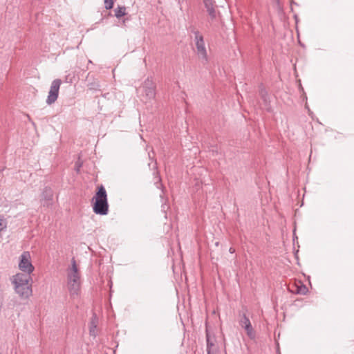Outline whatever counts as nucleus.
Returning <instances> with one entry per match:
<instances>
[{"label": "nucleus", "mask_w": 354, "mask_h": 354, "mask_svg": "<svg viewBox=\"0 0 354 354\" xmlns=\"http://www.w3.org/2000/svg\"><path fill=\"white\" fill-rule=\"evenodd\" d=\"M92 201L94 213L99 215H106L108 214L109 204L107 194L102 185L97 187L96 193L92 198Z\"/></svg>", "instance_id": "f257e3e1"}, {"label": "nucleus", "mask_w": 354, "mask_h": 354, "mask_svg": "<svg viewBox=\"0 0 354 354\" xmlns=\"http://www.w3.org/2000/svg\"><path fill=\"white\" fill-rule=\"evenodd\" d=\"M67 278L71 295H77L80 287V275L75 258L71 259V268L68 272Z\"/></svg>", "instance_id": "f03ea898"}, {"label": "nucleus", "mask_w": 354, "mask_h": 354, "mask_svg": "<svg viewBox=\"0 0 354 354\" xmlns=\"http://www.w3.org/2000/svg\"><path fill=\"white\" fill-rule=\"evenodd\" d=\"M189 30L194 35V41L196 46V52L198 57L201 59L203 64H207L208 62V57L203 36L194 27H191Z\"/></svg>", "instance_id": "7ed1b4c3"}, {"label": "nucleus", "mask_w": 354, "mask_h": 354, "mask_svg": "<svg viewBox=\"0 0 354 354\" xmlns=\"http://www.w3.org/2000/svg\"><path fill=\"white\" fill-rule=\"evenodd\" d=\"M240 319L239 320V325L245 329L247 335L251 339H254L256 337V333L251 324L249 318L246 316L245 313H239Z\"/></svg>", "instance_id": "20e7f679"}, {"label": "nucleus", "mask_w": 354, "mask_h": 354, "mask_svg": "<svg viewBox=\"0 0 354 354\" xmlns=\"http://www.w3.org/2000/svg\"><path fill=\"white\" fill-rule=\"evenodd\" d=\"M61 84L62 81L59 79H55L52 82L46 101L47 104L50 105L57 100Z\"/></svg>", "instance_id": "39448f33"}, {"label": "nucleus", "mask_w": 354, "mask_h": 354, "mask_svg": "<svg viewBox=\"0 0 354 354\" xmlns=\"http://www.w3.org/2000/svg\"><path fill=\"white\" fill-rule=\"evenodd\" d=\"M30 254L28 252H24L20 256L19 263V269L26 273L30 274L34 270V266L30 262Z\"/></svg>", "instance_id": "423d86ee"}, {"label": "nucleus", "mask_w": 354, "mask_h": 354, "mask_svg": "<svg viewBox=\"0 0 354 354\" xmlns=\"http://www.w3.org/2000/svg\"><path fill=\"white\" fill-rule=\"evenodd\" d=\"M143 92L148 100L154 99L156 97V84L151 77H148L143 83Z\"/></svg>", "instance_id": "0eeeda50"}, {"label": "nucleus", "mask_w": 354, "mask_h": 354, "mask_svg": "<svg viewBox=\"0 0 354 354\" xmlns=\"http://www.w3.org/2000/svg\"><path fill=\"white\" fill-rule=\"evenodd\" d=\"M32 281V278L30 274L28 273H17L16 275L13 276L12 283L15 286H28L32 285L30 281Z\"/></svg>", "instance_id": "6e6552de"}, {"label": "nucleus", "mask_w": 354, "mask_h": 354, "mask_svg": "<svg viewBox=\"0 0 354 354\" xmlns=\"http://www.w3.org/2000/svg\"><path fill=\"white\" fill-rule=\"evenodd\" d=\"M207 339V354H215L217 351V346L216 345V339L212 335L209 330H206Z\"/></svg>", "instance_id": "1a4fd4ad"}, {"label": "nucleus", "mask_w": 354, "mask_h": 354, "mask_svg": "<svg viewBox=\"0 0 354 354\" xmlns=\"http://www.w3.org/2000/svg\"><path fill=\"white\" fill-rule=\"evenodd\" d=\"M259 95H260L261 100L263 102V105L265 106V109H266V111L268 112H270L272 109H271V106H270V97H269V95H268L267 91L266 90L265 87L263 86V85L262 84H261L259 85Z\"/></svg>", "instance_id": "9d476101"}, {"label": "nucleus", "mask_w": 354, "mask_h": 354, "mask_svg": "<svg viewBox=\"0 0 354 354\" xmlns=\"http://www.w3.org/2000/svg\"><path fill=\"white\" fill-rule=\"evenodd\" d=\"M15 290L16 292L21 298L27 299L32 295V285L28 286H15Z\"/></svg>", "instance_id": "9b49d317"}, {"label": "nucleus", "mask_w": 354, "mask_h": 354, "mask_svg": "<svg viewBox=\"0 0 354 354\" xmlns=\"http://www.w3.org/2000/svg\"><path fill=\"white\" fill-rule=\"evenodd\" d=\"M53 192L49 187H45L41 194L42 205L44 207H49L53 201Z\"/></svg>", "instance_id": "f8f14e48"}, {"label": "nucleus", "mask_w": 354, "mask_h": 354, "mask_svg": "<svg viewBox=\"0 0 354 354\" xmlns=\"http://www.w3.org/2000/svg\"><path fill=\"white\" fill-rule=\"evenodd\" d=\"M204 5L209 17L212 19H215L216 15L213 0H204Z\"/></svg>", "instance_id": "ddd939ff"}, {"label": "nucleus", "mask_w": 354, "mask_h": 354, "mask_svg": "<svg viewBox=\"0 0 354 354\" xmlns=\"http://www.w3.org/2000/svg\"><path fill=\"white\" fill-rule=\"evenodd\" d=\"M126 8L124 6H118L115 9V16L120 19L126 15Z\"/></svg>", "instance_id": "4468645a"}, {"label": "nucleus", "mask_w": 354, "mask_h": 354, "mask_svg": "<svg viewBox=\"0 0 354 354\" xmlns=\"http://www.w3.org/2000/svg\"><path fill=\"white\" fill-rule=\"evenodd\" d=\"M96 327H97V320H96V317L95 316L94 317L92 318V320L91 322V325H90V335H91L95 336V330Z\"/></svg>", "instance_id": "2eb2a0df"}, {"label": "nucleus", "mask_w": 354, "mask_h": 354, "mask_svg": "<svg viewBox=\"0 0 354 354\" xmlns=\"http://www.w3.org/2000/svg\"><path fill=\"white\" fill-rule=\"evenodd\" d=\"M7 228V221L3 216L0 215V236H1V232L6 230Z\"/></svg>", "instance_id": "dca6fc26"}, {"label": "nucleus", "mask_w": 354, "mask_h": 354, "mask_svg": "<svg viewBox=\"0 0 354 354\" xmlns=\"http://www.w3.org/2000/svg\"><path fill=\"white\" fill-rule=\"evenodd\" d=\"M83 165V161L81 160L80 159V156H78V158L77 160V161L75 162V170L77 171V172H79L80 171V168L82 167Z\"/></svg>", "instance_id": "f3484780"}, {"label": "nucleus", "mask_w": 354, "mask_h": 354, "mask_svg": "<svg viewBox=\"0 0 354 354\" xmlns=\"http://www.w3.org/2000/svg\"><path fill=\"white\" fill-rule=\"evenodd\" d=\"M104 7L106 10H110L113 6L114 0H104Z\"/></svg>", "instance_id": "a211bd4d"}, {"label": "nucleus", "mask_w": 354, "mask_h": 354, "mask_svg": "<svg viewBox=\"0 0 354 354\" xmlns=\"http://www.w3.org/2000/svg\"><path fill=\"white\" fill-rule=\"evenodd\" d=\"M307 288L305 286H301L300 287H298L297 289V293L305 295L307 292Z\"/></svg>", "instance_id": "6ab92c4d"}, {"label": "nucleus", "mask_w": 354, "mask_h": 354, "mask_svg": "<svg viewBox=\"0 0 354 354\" xmlns=\"http://www.w3.org/2000/svg\"><path fill=\"white\" fill-rule=\"evenodd\" d=\"M229 251L230 253H234L235 252V250L233 248H230Z\"/></svg>", "instance_id": "aec40b11"}, {"label": "nucleus", "mask_w": 354, "mask_h": 354, "mask_svg": "<svg viewBox=\"0 0 354 354\" xmlns=\"http://www.w3.org/2000/svg\"><path fill=\"white\" fill-rule=\"evenodd\" d=\"M3 168L0 167V171H3Z\"/></svg>", "instance_id": "412c9836"}, {"label": "nucleus", "mask_w": 354, "mask_h": 354, "mask_svg": "<svg viewBox=\"0 0 354 354\" xmlns=\"http://www.w3.org/2000/svg\"><path fill=\"white\" fill-rule=\"evenodd\" d=\"M194 155H196L197 151H194Z\"/></svg>", "instance_id": "4be33fe9"}, {"label": "nucleus", "mask_w": 354, "mask_h": 354, "mask_svg": "<svg viewBox=\"0 0 354 354\" xmlns=\"http://www.w3.org/2000/svg\"><path fill=\"white\" fill-rule=\"evenodd\" d=\"M278 3L279 2V0H276Z\"/></svg>", "instance_id": "5701e85b"}]
</instances>
